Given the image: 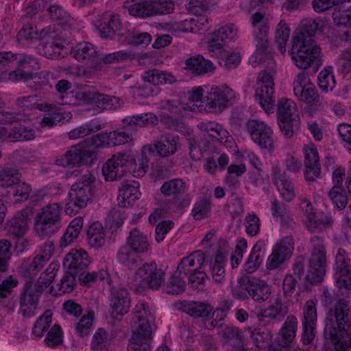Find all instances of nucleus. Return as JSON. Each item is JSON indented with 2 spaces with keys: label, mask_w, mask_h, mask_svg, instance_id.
Segmentation results:
<instances>
[{
  "label": "nucleus",
  "mask_w": 351,
  "mask_h": 351,
  "mask_svg": "<svg viewBox=\"0 0 351 351\" xmlns=\"http://www.w3.org/2000/svg\"><path fill=\"white\" fill-rule=\"evenodd\" d=\"M138 324L133 331L128 346V351H151L152 328L150 322L154 317L146 304L141 303L136 307Z\"/></svg>",
  "instance_id": "3"
},
{
  "label": "nucleus",
  "mask_w": 351,
  "mask_h": 351,
  "mask_svg": "<svg viewBox=\"0 0 351 351\" xmlns=\"http://www.w3.org/2000/svg\"><path fill=\"white\" fill-rule=\"evenodd\" d=\"M319 29V24L315 20L306 19L302 28L295 32L292 39V47L289 51L295 66L300 69H306L321 62V48L313 39Z\"/></svg>",
  "instance_id": "1"
},
{
  "label": "nucleus",
  "mask_w": 351,
  "mask_h": 351,
  "mask_svg": "<svg viewBox=\"0 0 351 351\" xmlns=\"http://www.w3.org/2000/svg\"><path fill=\"white\" fill-rule=\"evenodd\" d=\"M91 258L83 249H71L63 260L64 267L79 274L90 264Z\"/></svg>",
  "instance_id": "23"
},
{
  "label": "nucleus",
  "mask_w": 351,
  "mask_h": 351,
  "mask_svg": "<svg viewBox=\"0 0 351 351\" xmlns=\"http://www.w3.org/2000/svg\"><path fill=\"white\" fill-rule=\"evenodd\" d=\"M158 121V117L152 112L127 116L123 119L124 125L132 128L156 125Z\"/></svg>",
  "instance_id": "43"
},
{
  "label": "nucleus",
  "mask_w": 351,
  "mask_h": 351,
  "mask_svg": "<svg viewBox=\"0 0 351 351\" xmlns=\"http://www.w3.org/2000/svg\"><path fill=\"white\" fill-rule=\"evenodd\" d=\"M328 196L337 208L341 210L346 208L348 197L346 189L342 186H333L328 192Z\"/></svg>",
  "instance_id": "58"
},
{
  "label": "nucleus",
  "mask_w": 351,
  "mask_h": 351,
  "mask_svg": "<svg viewBox=\"0 0 351 351\" xmlns=\"http://www.w3.org/2000/svg\"><path fill=\"white\" fill-rule=\"evenodd\" d=\"M73 53L74 58L81 62H94L99 56L96 47L87 42L78 43L73 49Z\"/></svg>",
  "instance_id": "46"
},
{
  "label": "nucleus",
  "mask_w": 351,
  "mask_h": 351,
  "mask_svg": "<svg viewBox=\"0 0 351 351\" xmlns=\"http://www.w3.org/2000/svg\"><path fill=\"white\" fill-rule=\"evenodd\" d=\"M334 220L328 213H319L313 215V219H310L306 223V226L311 232L316 229L323 230L332 226Z\"/></svg>",
  "instance_id": "54"
},
{
  "label": "nucleus",
  "mask_w": 351,
  "mask_h": 351,
  "mask_svg": "<svg viewBox=\"0 0 351 351\" xmlns=\"http://www.w3.org/2000/svg\"><path fill=\"white\" fill-rule=\"evenodd\" d=\"M77 276V274L67 270L62 278L60 282L58 285V288L57 291L52 285L50 287L49 293L53 295H62L66 293H71L76 286L75 277Z\"/></svg>",
  "instance_id": "51"
},
{
  "label": "nucleus",
  "mask_w": 351,
  "mask_h": 351,
  "mask_svg": "<svg viewBox=\"0 0 351 351\" xmlns=\"http://www.w3.org/2000/svg\"><path fill=\"white\" fill-rule=\"evenodd\" d=\"M183 311L194 317H208L213 308L210 306L203 302L194 301H184L182 303Z\"/></svg>",
  "instance_id": "50"
},
{
  "label": "nucleus",
  "mask_w": 351,
  "mask_h": 351,
  "mask_svg": "<svg viewBox=\"0 0 351 351\" xmlns=\"http://www.w3.org/2000/svg\"><path fill=\"white\" fill-rule=\"evenodd\" d=\"M271 211L272 216L280 221L282 228L291 227L293 223L289 206L276 198L271 201Z\"/></svg>",
  "instance_id": "36"
},
{
  "label": "nucleus",
  "mask_w": 351,
  "mask_h": 351,
  "mask_svg": "<svg viewBox=\"0 0 351 351\" xmlns=\"http://www.w3.org/2000/svg\"><path fill=\"white\" fill-rule=\"evenodd\" d=\"M207 49L211 56L221 58L224 61V66L228 69L237 67L241 62L239 53H230L219 44L208 46Z\"/></svg>",
  "instance_id": "35"
},
{
  "label": "nucleus",
  "mask_w": 351,
  "mask_h": 351,
  "mask_svg": "<svg viewBox=\"0 0 351 351\" xmlns=\"http://www.w3.org/2000/svg\"><path fill=\"white\" fill-rule=\"evenodd\" d=\"M318 85L322 90L324 92L333 89L335 85V80L332 67L329 66L321 71L318 75Z\"/></svg>",
  "instance_id": "63"
},
{
  "label": "nucleus",
  "mask_w": 351,
  "mask_h": 351,
  "mask_svg": "<svg viewBox=\"0 0 351 351\" xmlns=\"http://www.w3.org/2000/svg\"><path fill=\"white\" fill-rule=\"evenodd\" d=\"M59 265L56 263H51L41 274L36 280L33 290L41 295L46 288L49 287L55 279Z\"/></svg>",
  "instance_id": "44"
},
{
  "label": "nucleus",
  "mask_w": 351,
  "mask_h": 351,
  "mask_svg": "<svg viewBox=\"0 0 351 351\" xmlns=\"http://www.w3.org/2000/svg\"><path fill=\"white\" fill-rule=\"evenodd\" d=\"M311 255L306 280L311 284L322 282L326 273V250L322 237L314 236L310 240Z\"/></svg>",
  "instance_id": "6"
},
{
  "label": "nucleus",
  "mask_w": 351,
  "mask_h": 351,
  "mask_svg": "<svg viewBox=\"0 0 351 351\" xmlns=\"http://www.w3.org/2000/svg\"><path fill=\"white\" fill-rule=\"evenodd\" d=\"M78 276V280L82 286L90 287L98 282H106L111 285V280L108 272L105 269H100L97 271H81Z\"/></svg>",
  "instance_id": "41"
},
{
  "label": "nucleus",
  "mask_w": 351,
  "mask_h": 351,
  "mask_svg": "<svg viewBox=\"0 0 351 351\" xmlns=\"http://www.w3.org/2000/svg\"><path fill=\"white\" fill-rule=\"evenodd\" d=\"M21 173L14 166L6 164L0 165V186L11 187L21 182Z\"/></svg>",
  "instance_id": "42"
},
{
  "label": "nucleus",
  "mask_w": 351,
  "mask_h": 351,
  "mask_svg": "<svg viewBox=\"0 0 351 351\" xmlns=\"http://www.w3.org/2000/svg\"><path fill=\"white\" fill-rule=\"evenodd\" d=\"M100 129H101V126L99 120L93 119L88 123L72 130L69 132L68 135L70 139H77L79 138H83L93 132L99 130Z\"/></svg>",
  "instance_id": "56"
},
{
  "label": "nucleus",
  "mask_w": 351,
  "mask_h": 351,
  "mask_svg": "<svg viewBox=\"0 0 351 351\" xmlns=\"http://www.w3.org/2000/svg\"><path fill=\"white\" fill-rule=\"evenodd\" d=\"M51 321L52 313L49 310H47L35 322L32 328V333L39 337H43L44 332L49 329Z\"/></svg>",
  "instance_id": "64"
},
{
  "label": "nucleus",
  "mask_w": 351,
  "mask_h": 351,
  "mask_svg": "<svg viewBox=\"0 0 351 351\" xmlns=\"http://www.w3.org/2000/svg\"><path fill=\"white\" fill-rule=\"evenodd\" d=\"M290 29L287 24L280 21L276 29L275 42L279 51L284 53L286 51V44L289 38Z\"/></svg>",
  "instance_id": "59"
},
{
  "label": "nucleus",
  "mask_w": 351,
  "mask_h": 351,
  "mask_svg": "<svg viewBox=\"0 0 351 351\" xmlns=\"http://www.w3.org/2000/svg\"><path fill=\"white\" fill-rule=\"evenodd\" d=\"M136 275L152 289H158L164 282L165 272L154 262L144 264L137 270Z\"/></svg>",
  "instance_id": "22"
},
{
  "label": "nucleus",
  "mask_w": 351,
  "mask_h": 351,
  "mask_svg": "<svg viewBox=\"0 0 351 351\" xmlns=\"http://www.w3.org/2000/svg\"><path fill=\"white\" fill-rule=\"evenodd\" d=\"M86 240L89 246L95 249L101 248L105 244V234L99 222H94L88 227Z\"/></svg>",
  "instance_id": "47"
},
{
  "label": "nucleus",
  "mask_w": 351,
  "mask_h": 351,
  "mask_svg": "<svg viewBox=\"0 0 351 351\" xmlns=\"http://www.w3.org/2000/svg\"><path fill=\"white\" fill-rule=\"evenodd\" d=\"M185 69L193 73L200 75L214 70L215 66L210 60L205 59L203 56L197 55L191 57L185 60Z\"/></svg>",
  "instance_id": "37"
},
{
  "label": "nucleus",
  "mask_w": 351,
  "mask_h": 351,
  "mask_svg": "<svg viewBox=\"0 0 351 351\" xmlns=\"http://www.w3.org/2000/svg\"><path fill=\"white\" fill-rule=\"evenodd\" d=\"M197 127L204 135L209 136L213 141L225 144L230 141L229 138H232L228 132L217 123L213 121L201 122Z\"/></svg>",
  "instance_id": "28"
},
{
  "label": "nucleus",
  "mask_w": 351,
  "mask_h": 351,
  "mask_svg": "<svg viewBox=\"0 0 351 351\" xmlns=\"http://www.w3.org/2000/svg\"><path fill=\"white\" fill-rule=\"evenodd\" d=\"M16 63V71H12L9 73V78L12 81H21L25 80L26 76H19V74L34 73L40 69V63L38 60L32 55L26 53H19Z\"/></svg>",
  "instance_id": "26"
},
{
  "label": "nucleus",
  "mask_w": 351,
  "mask_h": 351,
  "mask_svg": "<svg viewBox=\"0 0 351 351\" xmlns=\"http://www.w3.org/2000/svg\"><path fill=\"white\" fill-rule=\"evenodd\" d=\"M296 106L289 99L282 98L277 104L278 121L280 129L286 138H291L295 128L299 126L298 115L295 114Z\"/></svg>",
  "instance_id": "9"
},
{
  "label": "nucleus",
  "mask_w": 351,
  "mask_h": 351,
  "mask_svg": "<svg viewBox=\"0 0 351 351\" xmlns=\"http://www.w3.org/2000/svg\"><path fill=\"white\" fill-rule=\"evenodd\" d=\"M246 130L252 141L261 148L273 149L272 130L265 122L250 119L246 123Z\"/></svg>",
  "instance_id": "12"
},
{
  "label": "nucleus",
  "mask_w": 351,
  "mask_h": 351,
  "mask_svg": "<svg viewBox=\"0 0 351 351\" xmlns=\"http://www.w3.org/2000/svg\"><path fill=\"white\" fill-rule=\"evenodd\" d=\"M79 98L86 105H93L101 110H116L123 101L119 97L99 93L95 91H84L77 94Z\"/></svg>",
  "instance_id": "13"
},
{
  "label": "nucleus",
  "mask_w": 351,
  "mask_h": 351,
  "mask_svg": "<svg viewBox=\"0 0 351 351\" xmlns=\"http://www.w3.org/2000/svg\"><path fill=\"white\" fill-rule=\"evenodd\" d=\"M274 183L280 191L282 197L287 202H291L295 196L294 188L291 181L285 173H280L278 167L273 170Z\"/></svg>",
  "instance_id": "31"
},
{
  "label": "nucleus",
  "mask_w": 351,
  "mask_h": 351,
  "mask_svg": "<svg viewBox=\"0 0 351 351\" xmlns=\"http://www.w3.org/2000/svg\"><path fill=\"white\" fill-rule=\"evenodd\" d=\"M83 226L81 217L73 219L60 240V246L66 247L71 245L79 236Z\"/></svg>",
  "instance_id": "48"
},
{
  "label": "nucleus",
  "mask_w": 351,
  "mask_h": 351,
  "mask_svg": "<svg viewBox=\"0 0 351 351\" xmlns=\"http://www.w3.org/2000/svg\"><path fill=\"white\" fill-rule=\"evenodd\" d=\"M19 76L21 77V76H26L25 80H22L21 81L28 82L29 86L34 90L43 89L48 84L47 78L42 73H22L19 74Z\"/></svg>",
  "instance_id": "61"
},
{
  "label": "nucleus",
  "mask_w": 351,
  "mask_h": 351,
  "mask_svg": "<svg viewBox=\"0 0 351 351\" xmlns=\"http://www.w3.org/2000/svg\"><path fill=\"white\" fill-rule=\"evenodd\" d=\"M293 251V239L291 237H284L272 249L269 256L266 267L269 270L279 268L289 260Z\"/></svg>",
  "instance_id": "14"
},
{
  "label": "nucleus",
  "mask_w": 351,
  "mask_h": 351,
  "mask_svg": "<svg viewBox=\"0 0 351 351\" xmlns=\"http://www.w3.org/2000/svg\"><path fill=\"white\" fill-rule=\"evenodd\" d=\"M62 206L58 203L48 204L41 208L34 220V228L40 236L57 232L61 227Z\"/></svg>",
  "instance_id": "7"
},
{
  "label": "nucleus",
  "mask_w": 351,
  "mask_h": 351,
  "mask_svg": "<svg viewBox=\"0 0 351 351\" xmlns=\"http://www.w3.org/2000/svg\"><path fill=\"white\" fill-rule=\"evenodd\" d=\"M121 22L118 16L111 15L109 19L100 21L97 25L100 36L103 38L116 39L120 41L122 34L117 33L121 29Z\"/></svg>",
  "instance_id": "30"
},
{
  "label": "nucleus",
  "mask_w": 351,
  "mask_h": 351,
  "mask_svg": "<svg viewBox=\"0 0 351 351\" xmlns=\"http://www.w3.org/2000/svg\"><path fill=\"white\" fill-rule=\"evenodd\" d=\"M205 263V254L201 251H196L191 255L184 257L177 267L176 274L186 278L187 276L197 270V266L202 267Z\"/></svg>",
  "instance_id": "27"
},
{
  "label": "nucleus",
  "mask_w": 351,
  "mask_h": 351,
  "mask_svg": "<svg viewBox=\"0 0 351 351\" xmlns=\"http://www.w3.org/2000/svg\"><path fill=\"white\" fill-rule=\"evenodd\" d=\"M141 78L145 82H148L154 86L164 84H172L177 81L176 76L171 73L154 69L144 71Z\"/></svg>",
  "instance_id": "32"
},
{
  "label": "nucleus",
  "mask_w": 351,
  "mask_h": 351,
  "mask_svg": "<svg viewBox=\"0 0 351 351\" xmlns=\"http://www.w3.org/2000/svg\"><path fill=\"white\" fill-rule=\"evenodd\" d=\"M134 154L129 150L119 152L112 156L103 165L102 173L107 181H114L121 178L125 171V167L134 162Z\"/></svg>",
  "instance_id": "10"
},
{
  "label": "nucleus",
  "mask_w": 351,
  "mask_h": 351,
  "mask_svg": "<svg viewBox=\"0 0 351 351\" xmlns=\"http://www.w3.org/2000/svg\"><path fill=\"white\" fill-rule=\"evenodd\" d=\"M253 343L263 351H271L274 346L271 343L272 335L267 328H249Z\"/></svg>",
  "instance_id": "39"
},
{
  "label": "nucleus",
  "mask_w": 351,
  "mask_h": 351,
  "mask_svg": "<svg viewBox=\"0 0 351 351\" xmlns=\"http://www.w3.org/2000/svg\"><path fill=\"white\" fill-rule=\"evenodd\" d=\"M110 295V306L112 315L123 317L130 310L131 301L129 291L124 287H111Z\"/></svg>",
  "instance_id": "20"
},
{
  "label": "nucleus",
  "mask_w": 351,
  "mask_h": 351,
  "mask_svg": "<svg viewBox=\"0 0 351 351\" xmlns=\"http://www.w3.org/2000/svg\"><path fill=\"white\" fill-rule=\"evenodd\" d=\"M316 325L317 310L315 303L313 300H308L304 305L303 312V335L302 341L304 344H309L314 339Z\"/></svg>",
  "instance_id": "21"
},
{
  "label": "nucleus",
  "mask_w": 351,
  "mask_h": 351,
  "mask_svg": "<svg viewBox=\"0 0 351 351\" xmlns=\"http://www.w3.org/2000/svg\"><path fill=\"white\" fill-rule=\"evenodd\" d=\"M243 288L250 298L257 303L267 300L271 294V287L264 280L247 278Z\"/></svg>",
  "instance_id": "25"
},
{
  "label": "nucleus",
  "mask_w": 351,
  "mask_h": 351,
  "mask_svg": "<svg viewBox=\"0 0 351 351\" xmlns=\"http://www.w3.org/2000/svg\"><path fill=\"white\" fill-rule=\"evenodd\" d=\"M265 250V243L263 241L261 240L255 243L244 265L245 271L252 274L259 268L263 262Z\"/></svg>",
  "instance_id": "33"
},
{
  "label": "nucleus",
  "mask_w": 351,
  "mask_h": 351,
  "mask_svg": "<svg viewBox=\"0 0 351 351\" xmlns=\"http://www.w3.org/2000/svg\"><path fill=\"white\" fill-rule=\"evenodd\" d=\"M126 243L138 254L147 252L149 248L147 236L137 228H134L130 232Z\"/></svg>",
  "instance_id": "45"
},
{
  "label": "nucleus",
  "mask_w": 351,
  "mask_h": 351,
  "mask_svg": "<svg viewBox=\"0 0 351 351\" xmlns=\"http://www.w3.org/2000/svg\"><path fill=\"white\" fill-rule=\"evenodd\" d=\"M297 319L294 316H288L275 339L271 351H289L297 330Z\"/></svg>",
  "instance_id": "19"
},
{
  "label": "nucleus",
  "mask_w": 351,
  "mask_h": 351,
  "mask_svg": "<svg viewBox=\"0 0 351 351\" xmlns=\"http://www.w3.org/2000/svg\"><path fill=\"white\" fill-rule=\"evenodd\" d=\"M219 335L223 340L231 343L234 351H247L245 348V337L243 332L232 325L220 324Z\"/></svg>",
  "instance_id": "24"
},
{
  "label": "nucleus",
  "mask_w": 351,
  "mask_h": 351,
  "mask_svg": "<svg viewBox=\"0 0 351 351\" xmlns=\"http://www.w3.org/2000/svg\"><path fill=\"white\" fill-rule=\"evenodd\" d=\"M119 204L123 207L132 204L140 195L139 184L134 180H125L119 187Z\"/></svg>",
  "instance_id": "29"
},
{
  "label": "nucleus",
  "mask_w": 351,
  "mask_h": 351,
  "mask_svg": "<svg viewBox=\"0 0 351 351\" xmlns=\"http://www.w3.org/2000/svg\"><path fill=\"white\" fill-rule=\"evenodd\" d=\"M274 88L271 86H258L255 97L261 106L268 113L272 112L275 107Z\"/></svg>",
  "instance_id": "40"
},
{
  "label": "nucleus",
  "mask_w": 351,
  "mask_h": 351,
  "mask_svg": "<svg viewBox=\"0 0 351 351\" xmlns=\"http://www.w3.org/2000/svg\"><path fill=\"white\" fill-rule=\"evenodd\" d=\"M123 8L130 15L145 19L172 13L175 3L173 0H127Z\"/></svg>",
  "instance_id": "5"
},
{
  "label": "nucleus",
  "mask_w": 351,
  "mask_h": 351,
  "mask_svg": "<svg viewBox=\"0 0 351 351\" xmlns=\"http://www.w3.org/2000/svg\"><path fill=\"white\" fill-rule=\"evenodd\" d=\"M95 178L92 174L82 176L71 187L65 204V213L74 215L85 208L92 199L95 191Z\"/></svg>",
  "instance_id": "4"
},
{
  "label": "nucleus",
  "mask_w": 351,
  "mask_h": 351,
  "mask_svg": "<svg viewBox=\"0 0 351 351\" xmlns=\"http://www.w3.org/2000/svg\"><path fill=\"white\" fill-rule=\"evenodd\" d=\"M287 313V310L278 308L272 305H269L267 308L261 309L257 314L259 321L264 322L265 318L272 320L281 321Z\"/></svg>",
  "instance_id": "62"
},
{
  "label": "nucleus",
  "mask_w": 351,
  "mask_h": 351,
  "mask_svg": "<svg viewBox=\"0 0 351 351\" xmlns=\"http://www.w3.org/2000/svg\"><path fill=\"white\" fill-rule=\"evenodd\" d=\"M206 88L204 103L210 112H221L232 105L235 99L234 92L226 85Z\"/></svg>",
  "instance_id": "8"
},
{
  "label": "nucleus",
  "mask_w": 351,
  "mask_h": 351,
  "mask_svg": "<svg viewBox=\"0 0 351 351\" xmlns=\"http://www.w3.org/2000/svg\"><path fill=\"white\" fill-rule=\"evenodd\" d=\"M186 189V183L182 180L175 178L165 182L160 187V192L167 197L173 195L177 203V200L184 193Z\"/></svg>",
  "instance_id": "49"
},
{
  "label": "nucleus",
  "mask_w": 351,
  "mask_h": 351,
  "mask_svg": "<svg viewBox=\"0 0 351 351\" xmlns=\"http://www.w3.org/2000/svg\"><path fill=\"white\" fill-rule=\"evenodd\" d=\"M58 27L49 26L41 30L40 39L43 55L47 58L53 59L60 55V49L64 47L63 42L66 38L62 33L58 34Z\"/></svg>",
  "instance_id": "11"
},
{
  "label": "nucleus",
  "mask_w": 351,
  "mask_h": 351,
  "mask_svg": "<svg viewBox=\"0 0 351 351\" xmlns=\"http://www.w3.org/2000/svg\"><path fill=\"white\" fill-rule=\"evenodd\" d=\"M237 34V28L232 24L220 27L208 36V46L219 44L223 48L224 42L232 40Z\"/></svg>",
  "instance_id": "38"
},
{
  "label": "nucleus",
  "mask_w": 351,
  "mask_h": 351,
  "mask_svg": "<svg viewBox=\"0 0 351 351\" xmlns=\"http://www.w3.org/2000/svg\"><path fill=\"white\" fill-rule=\"evenodd\" d=\"M350 319V306L344 299L339 300L327 313L323 334L324 339L330 341L335 351H347L350 346L351 338L345 332Z\"/></svg>",
  "instance_id": "2"
},
{
  "label": "nucleus",
  "mask_w": 351,
  "mask_h": 351,
  "mask_svg": "<svg viewBox=\"0 0 351 351\" xmlns=\"http://www.w3.org/2000/svg\"><path fill=\"white\" fill-rule=\"evenodd\" d=\"M40 296L33 290L31 284L25 283L19 295V313L25 318L35 316L38 311Z\"/></svg>",
  "instance_id": "16"
},
{
  "label": "nucleus",
  "mask_w": 351,
  "mask_h": 351,
  "mask_svg": "<svg viewBox=\"0 0 351 351\" xmlns=\"http://www.w3.org/2000/svg\"><path fill=\"white\" fill-rule=\"evenodd\" d=\"M300 101L305 102L310 106H319V96L313 84L303 87L299 92L294 93Z\"/></svg>",
  "instance_id": "55"
},
{
  "label": "nucleus",
  "mask_w": 351,
  "mask_h": 351,
  "mask_svg": "<svg viewBox=\"0 0 351 351\" xmlns=\"http://www.w3.org/2000/svg\"><path fill=\"white\" fill-rule=\"evenodd\" d=\"M114 335L102 328L97 330L93 337L91 348L93 351H103L113 339Z\"/></svg>",
  "instance_id": "53"
},
{
  "label": "nucleus",
  "mask_w": 351,
  "mask_h": 351,
  "mask_svg": "<svg viewBox=\"0 0 351 351\" xmlns=\"http://www.w3.org/2000/svg\"><path fill=\"white\" fill-rule=\"evenodd\" d=\"M147 152L143 147L141 151V157L136 161L134 156V162L130 165L129 170L132 171L135 177H143L149 169V159L147 156Z\"/></svg>",
  "instance_id": "60"
},
{
  "label": "nucleus",
  "mask_w": 351,
  "mask_h": 351,
  "mask_svg": "<svg viewBox=\"0 0 351 351\" xmlns=\"http://www.w3.org/2000/svg\"><path fill=\"white\" fill-rule=\"evenodd\" d=\"M96 151L86 149L81 145L72 146L64 154L66 165L80 167L84 165H91L97 160ZM65 165V164H62Z\"/></svg>",
  "instance_id": "17"
},
{
  "label": "nucleus",
  "mask_w": 351,
  "mask_h": 351,
  "mask_svg": "<svg viewBox=\"0 0 351 351\" xmlns=\"http://www.w3.org/2000/svg\"><path fill=\"white\" fill-rule=\"evenodd\" d=\"M117 258L120 263L128 267L136 265L139 261L138 254L127 243L119 248Z\"/></svg>",
  "instance_id": "57"
},
{
  "label": "nucleus",
  "mask_w": 351,
  "mask_h": 351,
  "mask_svg": "<svg viewBox=\"0 0 351 351\" xmlns=\"http://www.w3.org/2000/svg\"><path fill=\"white\" fill-rule=\"evenodd\" d=\"M32 215V208H26L8 219L4 226L7 235L12 238L24 237L29 228V222Z\"/></svg>",
  "instance_id": "15"
},
{
  "label": "nucleus",
  "mask_w": 351,
  "mask_h": 351,
  "mask_svg": "<svg viewBox=\"0 0 351 351\" xmlns=\"http://www.w3.org/2000/svg\"><path fill=\"white\" fill-rule=\"evenodd\" d=\"M178 137L170 134L161 135L153 144L145 146V150L149 155H154L161 158L169 157L174 154L178 150Z\"/></svg>",
  "instance_id": "18"
},
{
  "label": "nucleus",
  "mask_w": 351,
  "mask_h": 351,
  "mask_svg": "<svg viewBox=\"0 0 351 351\" xmlns=\"http://www.w3.org/2000/svg\"><path fill=\"white\" fill-rule=\"evenodd\" d=\"M46 264L36 256L32 259L27 258L22 261L19 267L20 275L25 280L26 283L32 285V279L41 271Z\"/></svg>",
  "instance_id": "34"
},
{
  "label": "nucleus",
  "mask_w": 351,
  "mask_h": 351,
  "mask_svg": "<svg viewBox=\"0 0 351 351\" xmlns=\"http://www.w3.org/2000/svg\"><path fill=\"white\" fill-rule=\"evenodd\" d=\"M5 135L11 142L31 141L36 137L34 130L24 125L13 127L8 132L5 130Z\"/></svg>",
  "instance_id": "52"
}]
</instances>
